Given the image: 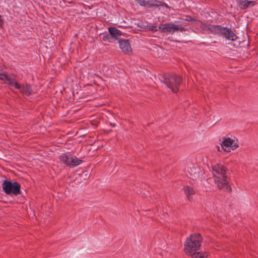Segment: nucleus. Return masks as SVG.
<instances>
[{"instance_id": "14", "label": "nucleus", "mask_w": 258, "mask_h": 258, "mask_svg": "<svg viewBox=\"0 0 258 258\" xmlns=\"http://www.w3.org/2000/svg\"><path fill=\"white\" fill-rule=\"evenodd\" d=\"M255 2L254 1H248L247 0L239 1L238 2V6L241 10H245L251 5L252 6H254Z\"/></svg>"}, {"instance_id": "17", "label": "nucleus", "mask_w": 258, "mask_h": 258, "mask_svg": "<svg viewBox=\"0 0 258 258\" xmlns=\"http://www.w3.org/2000/svg\"><path fill=\"white\" fill-rule=\"evenodd\" d=\"M140 6L149 8L150 1L146 0H135Z\"/></svg>"}, {"instance_id": "9", "label": "nucleus", "mask_w": 258, "mask_h": 258, "mask_svg": "<svg viewBox=\"0 0 258 258\" xmlns=\"http://www.w3.org/2000/svg\"><path fill=\"white\" fill-rule=\"evenodd\" d=\"M212 169L214 177H217L218 176H227V168L221 163H217L213 165Z\"/></svg>"}, {"instance_id": "21", "label": "nucleus", "mask_w": 258, "mask_h": 258, "mask_svg": "<svg viewBox=\"0 0 258 258\" xmlns=\"http://www.w3.org/2000/svg\"><path fill=\"white\" fill-rule=\"evenodd\" d=\"M192 20H193V19L191 17H187L185 19V21H192Z\"/></svg>"}, {"instance_id": "6", "label": "nucleus", "mask_w": 258, "mask_h": 258, "mask_svg": "<svg viewBox=\"0 0 258 258\" xmlns=\"http://www.w3.org/2000/svg\"><path fill=\"white\" fill-rule=\"evenodd\" d=\"M59 160L67 166L75 167L82 163V161L75 156H68L63 154L59 157Z\"/></svg>"}, {"instance_id": "13", "label": "nucleus", "mask_w": 258, "mask_h": 258, "mask_svg": "<svg viewBox=\"0 0 258 258\" xmlns=\"http://www.w3.org/2000/svg\"><path fill=\"white\" fill-rule=\"evenodd\" d=\"M108 31L110 34L111 37L114 38L115 39H118V37L122 34L121 32L114 27H109Z\"/></svg>"}, {"instance_id": "8", "label": "nucleus", "mask_w": 258, "mask_h": 258, "mask_svg": "<svg viewBox=\"0 0 258 258\" xmlns=\"http://www.w3.org/2000/svg\"><path fill=\"white\" fill-rule=\"evenodd\" d=\"M160 28L163 32L171 34L176 31L183 32L186 30L184 27L172 23L162 24L160 26Z\"/></svg>"}, {"instance_id": "20", "label": "nucleus", "mask_w": 258, "mask_h": 258, "mask_svg": "<svg viewBox=\"0 0 258 258\" xmlns=\"http://www.w3.org/2000/svg\"><path fill=\"white\" fill-rule=\"evenodd\" d=\"M109 36L108 35H104L103 37V40L104 41H107L108 40V39H109Z\"/></svg>"}, {"instance_id": "16", "label": "nucleus", "mask_w": 258, "mask_h": 258, "mask_svg": "<svg viewBox=\"0 0 258 258\" xmlns=\"http://www.w3.org/2000/svg\"><path fill=\"white\" fill-rule=\"evenodd\" d=\"M164 6L167 7V5L165 4H163L161 2L158 1L157 0H153L150 1L149 8L154 7H159Z\"/></svg>"}, {"instance_id": "11", "label": "nucleus", "mask_w": 258, "mask_h": 258, "mask_svg": "<svg viewBox=\"0 0 258 258\" xmlns=\"http://www.w3.org/2000/svg\"><path fill=\"white\" fill-rule=\"evenodd\" d=\"M183 190L187 200L190 201L192 196L196 192L195 189L192 187L187 185L183 187Z\"/></svg>"}, {"instance_id": "19", "label": "nucleus", "mask_w": 258, "mask_h": 258, "mask_svg": "<svg viewBox=\"0 0 258 258\" xmlns=\"http://www.w3.org/2000/svg\"><path fill=\"white\" fill-rule=\"evenodd\" d=\"M3 24V20L2 18V16L0 15V28L2 27Z\"/></svg>"}, {"instance_id": "3", "label": "nucleus", "mask_w": 258, "mask_h": 258, "mask_svg": "<svg viewBox=\"0 0 258 258\" xmlns=\"http://www.w3.org/2000/svg\"><path fill=\"white\" fill-rule=\"evenodd\" d=\"M182 82V77L176 75H170L165 79L164 83L172 92L176 93Z\"/></svg>"}, {"instance_id": "4", "label": "nucleus", "mask_w": 258, "mask_h": 258, "mask_svg": "<svg viewBox=\"0 0 258 258\" xmlns=\"http://www.w3.org/2000/svg\"><path fill=\"white\" fill-rule=\"evenodd\" d=\"M4 191L7 195H17L20 193V185L17 182H12L4 180L2 184Z\"/></svg>"}, {"instance_id": "18", "label": "nucleus", "mask_w": 258, "mask_h": 258, "mask_svg": "<svg viewBox=\"0 0 258 258\" xmlns=\"http://www.w3.org/2000/svg\"><path fill=\"white\" fill-rule=\"evenodd\" d=\"M148 28L149 30L153 31V32H156L158 30L161 29L159 27H157L156 26H149L148 27Z\"/></svg>"}, {"instance_id": "10", "label": "nucleus", "mask_w": 258, "mask_h": 258, "mask_svg": "<svg viewBox=\"0 0 258 258\" xmlns=\"http://www.w3.org/2000/svg\"><path fill=\"white\" fill-rule=\"evenodd\" d=\"M118 42L119 47L123 53L129 54L132 52V49L128 40L121 39Z\"/></svg>"}, {"instance_id": "2", "label": "nucleus", "mask_w": 258, "mask_h": 258, "mask_svg": "<svg viewBox=\"0 0 258 258\" xmlns=\"http://www.w3.org/2000/svg\"><path fill=\"white\" fill-rule=\"evenodd\" d=\"M206 27L211 32L214 34L222 35L228 40L234 41L237 38L236 35L228 28L222 27L220 25H208Z\"/></svg>"}, {"instance_id": "5", "label": "nucleus", "mask_w": 258, "mask_h": 258, "mask_svg": "<svg viewBox=\"0 0 258 258\" xmlns=\"http://www.w3.org/2000/svg\"><path fill=\"white\" fill-rule=\"evenodd\" d=\"M239 147L237 139L230 138H224L221 143V148L225 152H230V149L234 150Z\"/></svg>"}, {"instance_id": "15", "label": "nucleus", "mask_w": 258, "mask_h": 258, "mask_svg": "<svg viewBox=\"0 0 258 258\" xmlns=\"http://www.w3.org/2000/svg\"><path fill=\"white\" fill-rule=\"evenodd\" d=\"M192 258H210L208 252L205 251L194 252L191 254Z\"/></svg>"}, {"instance_id": "22", "label": "nucleus", "mask_w": 258, "mask_h": 258, "mask_svg": "<svg viewBox=\"0 0 258 258\" xmlns=\"http://www.w3.org/2000/svg\"><path fill=\"white\" fill-rule=\"evenodd\" d=\"M219 148H220L219 147ZM218 151H221L220 150V149H218Z\"/></svg>"}, {"instance_id": "12", "label": "nucleus", "mask_w": 258, "mask_h": 258, "mask_svg": "<svg viewBox=\"0 0 258 258\" xmlns=\"http://www.w3.org/2000/svg\"><path fill=\"white\" fill-rule=\"evenodd\" d=\"M185 170L189 173L191 178L195 176L199 169L192 163H188L186 165Z\"/></svg>"}, {"instance_id": "1", "label": "nucleus", "mask_w": 258, "mask_h": 258, "mask_svg": "<svg viewBox=\"0 0 258 258\" xmlns=\"http://www.w3.org/2000/svg\"><path fill=\"white\" fill-rule=\"evenodd\" d=\"M203 238L200 234H191L186 238L184 243V251L187 255H191L201 247Z\"/></svg>"}, {"instance_id": "7", "label": "nucleus", "mask_w": 258, "mask_h": 258, "mask_svg": "<svg viewBox=\"0 0 258 258\" xmlns=\"http://www.w3.org/2000/svg\"><path fill=\"white\" fill-rule=\"evenodd\" d=\"M214 182L218 188L222 189L227 192L231 191V188L229 185V178L227 176H218L217 177H214Z\"/></svg>"}]
</instances>
